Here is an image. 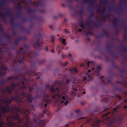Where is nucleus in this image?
<instances>
[{"instance_id": "1", "label": "nucleus", "mask_w": 127, "mask_h": 127, "mask_svg": "<svg viewBox=\"0 0 127 127\" xmlns=\"http://www.w3.org/2000/svg\"><path fill=\"white\" fill-rule=\"evenodd\" d=\"M5 51L9 55L11 59L13 60L14 64H17V62L20 64L21 63L23 62L24 60L31 62L32 61L33 59L37 55V54L35 52L30 51L27 53V57H26L25 51L18 50L17 51V53L18 54L14 58H13L8 48H6Z\"/></svg>"}, {"instance_id": "2", "label": "nucleus", "mask_w": 127, "mask_h": 127, "mask_svg": "<svg viewBox=\"0 0 127 127\" xmlns=\"http://www.w3.org/2000/svg\"><path fill=\"white\" fill-rule=\"evenodd\" d=\"M2 101L4 103L5 106V107L3 106H0L1 112L3 114L9 112L10 111L9 105L12 102V101L9 98L6 100L2 99Z\"/></svg>"}, {"instance_id": "3", "label": "nucleus", "mask_w": 127, "mask_h": 127, "mask_svg": "<svg viewBox=\"0 0 127 127\" xmlns=\"http://www.w3.org/2000/svg\"><path fill=\"white\" fill-rule=\"evenodd\" d=\"M2 50H0V77L4 75L6 73V71L8 68L5 65V63L1 60V59L4 56L1 54Z\"/></svg>"}, {"instance_id": "4", "label": "nucleus", "mask_w": 127, "mask_h": 127, "mask_svg": "<svg viewBox=\"0 0 127 127\" xmlns=\"http://www.w3.org/2000/svg\"><path fill=\"white\" fill-rule=\"evenodd\" d=\"M42 35L40 33H38L36 35V37L37 39L35 41L33 44L35 48L38 50H41L42 46V44L43 43V40L41 38L42 36Z\"/></svg>"}, {"instance_id": "5", "label": "nucleus", "mask_w": 127, "mask_h": 127, "mask_svg": "<svg viewBox=\"0 0 127 127\" xmlns=\"http://www.w3.org/2000/svg\"><path fill=\"white\" fill-rule=\"evenodd\" d=\"M19 115L18 113H15L14 115L11 114V116H9L6 117L7 121V124L10 127H12L11 125L13 123V121L14 119L18 120L19 123L21 122L20 119L19 118Z\"/></svg>"}, {"instance_id": "6", "label": "nucleus", "mask_w": 127, "mask_h": 127, "mask_svg": "<svg viewBox=\"0 0 127 127\" xmlns=\"http://www.w3.org/2000/svg\"><path fill=\"white\" fill-rule=\"evenodd\" d=\"M26 80L27 81V82L24 80H23V81L22 82V84L23 86H22L21 87H20V86L19 83H12L11 84L10 86V87L11 90L13 91H14L15 90L16 87V86H18L19 89L22 90V91L20 92V94H21V92L24 91V89H26V85L27 84H29V82L30 80H27L26 79Z\"/></svg>"}, {"instance_id": "7", "label": "nucleus", "mask_w": 127, "mask_h": 127, "mask_svg": "<svg viewBox=\"0 0 127 127\" xmlns=\"http://www.w3.org/2000/svg\"><path fill=\"white\" fill-rule=\"evenodd\" d=\"M21 95L23 96L24 97H27V101L30 103H31L32 100L38 98H41V95L37 94V95L35 97H33L32 95L29 93H26L24 91H23L21 93Z\"/></svg>"}, {"instance_id": "8", "label": "nucleus", "mask_w": 127, "mask_h": 127, "mask_svg": "<svg viewBox=\"0 0 127 127\" xmlns=\"http://www.w3.org/2000/svg\"><path fill=\"white\" fill-rule=\"evenodd\" d=\"M27 67L26 65H25L22 69V70H24L25 71V72H23V74H26L30 77H33L34 76H36L37 79H38L40 78V76H39V74H40V73L39 72L36 73L32 69H31L30 71H28L27 70H26V69Z\"/></svg>"}, {"instance_id": "9", "label": "nucleus", "mask_w": 127, "mask_h": 127, "mask_svg": "<svg viewBox=\"0 0 127 127\" xmlns=\"http://www.w3.org/2000/svg\"><path fill=\"white\" fill-rule=\"evenodd\" d=\"M23 111V113L25 115V119L26 122L24 123V127H28L29 126V123L30 119L29 118V115L30 113V110L28 109H22Z\"/></svg>"}, {"instance_id": "10", "label": "nucleus", "mask_w": 127, "mask_h": 127, "mask_svg": "<svg viewBox=\"0 0 127 127\" xmlns=\"http://www.w3.org/2000/svg\"><path fill=\"white\" fill-rule=\"evenodd\" d=\"M7 79L8 80V81L16 79L19 81L24 80L26 82L27 81L26 77L24 76H22L21 74H20L19 77L16 75L9 76Z\"/></svg>"}, {"instance_id": "11", "label": "nucleus", "mask_w": 127, "mask_h": 127, "mask_svg": "<svg viewBox=\"0 0 127 127\" xmlns=\"http://www.w3.org/2000/svg\"><path fill=\"white\" fill-rule=\"evenodd\" d=\"M6 12L7 15L10 16L11 18L10 21V23L11 24L13 25L16 27L20 26V25L18 23L16 24H14V19L13 18V14L9 9L6 10Z\"/></svg>"}, {"instance_id": "12", "label": "nucleus", "mask_w": 127, "mask_h": 127, "mask_svg": "<svg viewBox=\"0 0 127 127\" xmlns=\"http://www.w3.org/2000/svg\"><path fill=\"white\" fill-rule=\"evenodd\" d=\"M18 93L17 92L16 93L15 95L14 96L12 97L10 99L12 101L13 100H14L17 102L18 103V104L20 105L21 104H22L23 103L22 99H21L18 96Z\"/></svg>"}, {"instance_id": "13", "label": "nucleus", "mask_w": 127, "mask_h": 127, "mask_svg": "<svg viewBox=\"0 0 127 127\" xmlns=\"http://www.w3.org/2000/svg\"><path fill=\"white\" fill-rule=\"evenodd\" d=\"M107 52L110 54L115 59H117L118 58V56L117 55L115 54L112 49L111 48V46L109 44L107 45Z\"/></svg>"}, {"instance_id": "14", "label": "nucleus", "mask_w": 127, "mask_h": 127, "mask_svg": "<svg viewBox=\"0 0 127 127\" xmlns=\"http://www.w3.org/2000/svg\"><path fill=\"white\" fill-rule=\"evenodd\" d=\"M50 90L52 92L51 94L52 95V98H55L56 96L59 98H61V96L59 94H57L56 93V90L53 87V86H52L50 89Z\"/></svg>"}, {"instance_id": "15", "label": "nucleus", "mask_w": 127, "mask_h": 127, "mask_svg": "<svg viewBox=\"0 0 127 127\" xmlns=\"http://www.w3.org/2000/svg\"><path fill=\"white\" fill-rule=\"evenodd\" d=\"M95 63L94 61L90 62L89 61H86L85 63L82 64L80 65L81 67L84 66L86 67H88L90 65L91 66H93V64H94Z\"/></svg>"}, {"instance_id": "16", "label": "nucleus", "mask_w": 127, "mask_h": 127, "mask_svg": "<svg viewBox=\"0 0 127 127\" xmlns=\"http://www.w3.org/2000/svg\"><path fill=\"white\" fill-rule=\"evenodd\" d=\"M6 14H2L1 12H0V16L1 17L3 18V21L4 22H5L6 21V17L7 15V12L6 10Z\"/></svg>"}, {"instance_id": "17", "label": "nucleus", "mask_w": 127, "mask_h": 127, "mask_svg": "<svg viewBox=\"0 0 127 127\" xmlns=\"http://www.w3.org/2000/svg\"><path fill=\"white\" fill-rule=\"evenodd\" d=\"M101 121L100 120H99L98 119H97L95 122V123L92 124V125L95 127H99V123Z\"/></svg>"}, {"instance_id": "18", "label": "nucleus", "mask_w": 127, "mask_h": 127, "mask_svg": "<svg viewBox=\"0 0 127 127\" xmlns=\"http://www.w3.org/2000/svg\"><path fill=\"white\" fill-rule=\"evenodd\" d=\"M101 69V67L100 66L98 65L97 66V69H96L95 70V73L97 75H98Z\"/></svg>"}, {"instance_id": "19", "label": "nucleus", "mask_w": 127, "mask_h": 127, "mask_svg": "<svg viewBox=\"0 0 127 127\" xmlns=\"http://www.w3.org/2000/svg\"><path fill=\"white\" fill-rule=\"evenodd\" d=\"M105 10L106 8L104 7H103V9L101 11L100 10L97 9L96 10V11L97 12L100 13L101 15H102L103 14H105Z\"/></svg>"}, {"instance_id": "20", "label": "nucleus", "mask_w": 127, "mask_h": 127, "mask_svg": "<svg viewBox=\"0 0 127 127\" xmlns=\"http://www.w3.org/2000/svg\"><path fill=\"white\" fill-rule=\"evenodd\" d=\"M94 35V34L93 33L91 32L90 30H89V29H88V30L86 32L85 35L87 37L89 36V35Z\"/></svg>"}, {"instance_id": "21", "label": "nucleus", "mask_w": 127, "mask_h": 127, "mask_svg": "<svg viewBox=\"0 0 127 127\" xmlns=\"http://www.w3.org/2000/svg\"><path fill=\"white\" fill-rule=\"evenodd\" d=\"M62 84H63V83L61 81H56L53 83V85L55 86L58 85L59 86H60Z\"/></svg>"}, {"instance_id": "22", "label": "nucleus", "mask_w": 127, "mask_h": 127, "mask_svg": "<svg viewBox=\"0 0 127 127\" xmlns=\"http://www.w3.org/2000/svg\"><path fill=\"white\" fill-rule=\"evenodd\" d=\"M123 118L121 116H120L118 117L117 120L120 124H121L123 122Z\"/></svg>"}, {"instance_id": "23", "label": "nucleus", "mask_w": 127, "mask_h": 127, "mask_svg": "<svg viewBox=\"0 0 127 127\" xmlns=\"http://www.w3.org/2000/svg\"><path fill=\"white\" fill-rule=\"evenodd\" d=\"M77 13L81 17V19H82V15L83 14V9H82L78 11Z\"/></svg>"}, {"instance_id": "24", "label": "nucleus", "mask_w": 127, "mask_h": 127, "mask_svg": "<svg viewBox=\"0 0 127 127\" xmlns=\"http://www.w3.org/2000/svg\"><path fill=\"white\" fill-rule=\"evenodd\" d=\"M103 32L104 33H103L104 36L107 37H108L109 36V33L108 31L105 29H103L102 30Z\"/></svg>"}, {"instance_id": "25", "label": "nucleus", "mask_w": 127, "mask_h": 127, "mask_svg": "<svg viewBox=\"0 0 127 127\" xmlns=\"http://www.w3.org/2000/svg\"><path fill=\"white\" fill-rule=\"evenodd\" d=\"M26 38V37L25 36H21L18 37L17 39L19 42L20 41L22 40H24Z\"/></svg>"}, {"instance_id": "26", "label": "nucleus", "mask_w": 127, "mask_h": 127, "mask_svg": "<svg viewBox=\"0 0 127 127\" xmlns=\"http://www.w3.org/2000/svg\"><path fill=\"white\" fill-rule=\"evenodd\" d=\"M87 3H88L90 5H91L92 8H94V4L95 3L94 0L90 1L89 2L87 1Z\"/></svg>"}, {"instance_id": "27", "label": "nucleus", "mask_w": 127, "mask_h": 127, "mask_svg": "<svg viewBox=\"0 0 127 127\" xmlns=\"http://www.w3.org/2000/svg\"><path fill=\"white\" fill-rule=\"evenodd\" d=\"M60 41L62 42L64 45H66V40L65 39H63L62 38H60Z\"/></svg>"}, {"instance_id": "28", "label": "nucleus", "mask_w": 127, "mask_h": 127, "mask_svg": "<svg viewBox=\"0 0 127 127\" xmlns=\"http://www.w3.org/2000/svg\"><path fill=\"white\" fill-rule=\"evenodd\" d=\"M115 89L120 92H122L123 91V89L122 88L119 87H115Z\"/></svg>"}, {"instance_id": "29", "label": "nucleus", "mask_w": 127, "mask_h": 127, "mask_svg": "<svg viewBox=\"0 0 127 127\" xmlns=\"http://www.w3.org/2000/svg\"><path fill=\"white\" fill-rule=\"evenodd\" d=\"M8 81V80H7V79L1 80V81L0 82V84L2 85V86H4V85L5 83Z\"/></svg>"}, {"instance_id": "30", "label": "nucleus", "mask_w": 127, "mask_h": 127, "mask_svg": "<svg viewBox=\"0 0 127 127\" xmlns=\"http://www.w3.org/2000/svg\"><path fill=\"white\" fill-rule=\"evenodd\" d=\"M43 101L44 102L46 103H50V99H46L43 98L42 99Z\"/></svg>"}, {"instance_id": "31", "label": "nucleus", "mask_w": 127, "mask_h": 127, "mask_svg": "<svg viewBox=\"0 0 127 127\" xmlns=\"http://www.w3.org/2000/svg\"><path fill=\"white\" fill-rule=\"evenodd\" d=\"M82 21L83 19H81L79 23V25L80 26L81 28H84L85 27L84 25L83 24Z\"/></svg>"}, {"instance_id": "32", "label": "nucleus", "mask_w": 127, "mask_h": 127, "mask_svg": "<svg viewBox=\"0 0 127 127\" xmlns=\"http://www.w3.org/2000/svg\"><path fill=\"white\" fill-rule=\"evenodd\" d=\"M59 49H60L58 51V52L59 53H60L62 51V49H64L63 46H62V47H61L60 46H58L56 47V50H58Z\"/></svg>"}, {"instance_id": "33", "label": "nucleus", "mask_w": 127, "mask_h": 127, "mask_svg": "<svg viewBox=\"0 0 127 127\" xmlns=\"http://www.w3.org/2000/svg\"><path fill=\"white\" fill-rule=\"evenodd\" d=\"M22 47L24 49H28L29 46L28 45L24 44L22 45Z\"/></svg>"}, {"instance_id": "34", "label": "nucleus", "mask_w": 127, "mask_h": 127, "mask_svg": "<svg viewBox=\"0 0 127 127\" xmlns=\"http://www.w3.org/2000/svg\"><path fill=\"white\" fill-rule=\"evenodd\" d=\"M70 71L71 72H74L75 73H77L78 72V70L75 67H74L72 69H70Z\"/></svg>"}, {"instance_id": "35", "label": "nucleus", "mask_w": 127, "mask_h": 127, "mask_svg": "<svg viewBox=\"0 0 127 127\" xmlns=\"http://www.w3.org/2000/svg\"><path fill=\"white\" fill-rule=\"evenodd\" d=\"M4 36L7 39H11L10 36L8 34H6L5 33H4Z\"/></svg>"}, {"instance_id": "36", "label": "nucleus", "mask_w": 127, "mask_h": 127, "mask_svg": "<svg viewBox=\"0 0 127 127\" xmlns=\"http://www.w3.org/2000/svg\"><path fill=\"white\" fill-rule=\"evenodd\" d=\"M27 12L29 13H31L34 11V10L30 8H27Z\"/></svg>"}, {"instance_id": "37", "label": "nucleus", "mask_w": 127, "mask_h": 127, "mask_svg": "<svg viewBox=\"0 0 127 127\" xmlns=\"http://www.w3.org/2000/svg\"><path fill=\"white\" fill-rule=\"evenodd\" d=\"M15 110L19 112H21V108L20 106L18 108H17L16 107L15 108Z\"/></svg>"}, {"instance_id": "38", "label": "nucleus", "mask_w": 127, "mask_h": 127, "mask_svg": "<svg viewBox=\"0 0 127 127\" xmlns=\"http://www.w3.org/2000/svg\"><path fill=\"white\" fill-rule=\"evenodd\" d=\"M21 20L23 22H26L28 21V19L27 17L22 18Z\"/></svg>"}, {"instance_id": "39", "label": "nucleus", "mask_w": 127, "mask_h": 127, "mask_svg": "<svg viewBox=\"0 0 127 127\" xmlns=\"http://www.w3.org/2000/svg\"><path fill=\"white\" fill-rule=\"evenodd\" d=\"M72 89L75 91L74 92H73L71 94V95H76V93L77 92V89L76 88H72Z\"/></svg>"}, {"instance_id": "40", "label": "nucleus", "mask_w": 127, "mask_h": 127, "mask_svg": "<svg viewBox=\"0 0 127 127\" xmlns=\"http://www.w3.org/2000/svg\"><path fill=\"white\" fill-rule=\"evenodd\" d=\"M15 9L17 10H18V11H21L22 9V7L21 6H16L15 7Z\"/></svg>"}, {"instance_id": "41", "label": "nucleus", "mask_w": 127, "mask_h": 127, "mask_svg": "<svg viewBox=\"0 0 127 127\" xmlns=\"http://www.w3.org/2000/svg\"><path fill=\"white\" fill-rule=\"evenodd\" d=\"M113 23V25L116 29L118 30V26L116 22H114V21H112Z\"/></svg>"}, {"instance_id": "42", "label": "nucleus", "mask_w": 127, "mask_h": 127, "mask_svg": "<svg viewBox=\"0 0 127 127\" xmlns=\"http://www.w3.org/2000/svg\"><path fill=\"white\" fill-rule=\"evenodd\" d=\"M6 90L7 91V92H8V93L9 94H12V92L11 91V89H10V88L8 87H7L6 89Z\"/></svg>"}, {"instance_id": "43", "label": "nucleus", "mask_w": 127, "mask_h": 127, "mask_svg": "<svg viewBox=\"0 0 127 127\" xmlns=\"http://www.w3.org/2000/svg\"><path fill=\"white\" fill-rule=\"evenodd\" d=\"M21 11H18L17 13L16 14V16L18 17H20L21 16Z\"/></svg>"}, {"instance_id": "44", "label": "nucleus", "mask_w": 127, "mask_h": 127, "mask_svg": "<svg viewBox=\"0 0 127 127\" xmlns=\"http://www.w3.org/2000/svg\"><path fill=\"white\" fill-rule=\"evenodd\" d=\"M7 1V0H3L0 3V7L2 5H3L4 3Z\"/></svg>"}, {"instance_id": "45", "label": "nucleus", "mask_w": 127, "mask_h": 127, "mask_svg": "<svg viewBox=\"0 0 127 127\" xmlns=\"http://www.w3.org/2000/svg\"><path fill=\"white\" fill-rule=\"evenodd\" d=\"M70 99L69 98V99L67 98L66 99V101L64 103V104L65 105H67V103L70 101Z\"/></svg>"}, {"instance_id": "46", "label": "nucleus", "mask_w": 127, "mask_h": 127, "mask_svg": "<svg viewBox=\"0 0 127 127\" xmlns=\"http://www.w3.org/2000/svg\"><path fill=\"white\" fill-rule=\"evenodd\" d=\"M100 1L101 2H103L105 5H106L108 3V1L107 0L104 1L103 0H100Z\"/></svg>"}, {"instance_id": "47", "label": "nucleus", "mask_w": 127, "mask_h": 127, "mask_svg": "<svg viewBox=\"0 0 127 127\" xmlns=\"http://www.w3.org/2000/svg\"><path fill=\"white\" fill-rule=\"evenodd\" d=\"M123 37L125 40L127 42V33L124 35Z\"/></svg>"}, {"instance_id": "48", "label": "nucleus", "mask_w": 127, "mask_h": 127, "mask_svg": "<svg viewBox=\"0 0 127 127\" xmlns=\"http://www.w3.org/2000/svg\"><path fill=\"white\" fill-rule=\"evenodd\" d=\"M50 37L52 40L51 42L52 43H54V39H55L53 35L51 36Z\"/></svg>"}, {"instance_id": "49", "label": "nucleus", "mask_w": 127, "mask_h": 127, "mask_svg": "<svg viewBox=\"0 0 127 127\" xmlns=\"http://www.w3.org/2000/svg\"><path fill=\"white\" fill-rule=\"evenodd\" d=\"M45 61L46 60H39L38 61V63L39 64H40L45 62Z\"/></svg>"}, {"instance_id": "50", "label": "nucleus", "mask_w": 127, "mask_h": 127, "mask_svg": "<svg viewBox=\"0 0 127 127\" xmlns=\"http://www.w3.org/2000/svg\"><path fill=\"white\" fill-rule=\"evenodd\" d=\"M34 86H35L34 85V86H32V87H30L29 88V92L28 93H30V92H32V91H33V88H34Z\"/></svg>"}, {"instance_id": "51", "label": "nucleus", "mask_w": 127, "mask_h": 127, "mask_svg": "<svg viewBox=\"0 0 127 127\" xmlns=\"http://www.w3.org/2000/svg\"><path fill=\"white\" fill-rule=\"evenodd\" d=\"M85 23L86 25L88 26H90V20L86 21Z\"/></svg>"}, {"instance_id": "52", "label": "nucleus", "mask_w": 127, "mask_h": 127, "mask_svg": "<svg viewBox=\"0 0 127 127\" xmlns=\"http://www.w3.org/2000/svg\"><path fill=\"white\" fill-rule=\"evenodd\" d=\"M99 24V23L98 22H96L94 23L95 26L96 27H98Z\"/></svg>"}, {"instance_id": "53", "label": "nucleus", "mask_w": 127, "mask_h": 127, "mask_svg": "<svg viewBox=\"0 0 127 127\" xmlns=\"http://www.w3.org/2000/svg\"><path fill=\"white\" fill-rule=\"evenodd\" d=\"M31 18L32 19H36L37 18V16L36 15H34L33 16H32L31 15Z\"/></svg>"}, {"instance_id": "54", "label": "nucleus", "mask_w": 127, "mask_h": 127, "mask_svg": "<svg viewBox=\"0 0 127 127\" xmlns=\"http://www.w3.org/2000/svg\"><path fill=\"white\" fill-rule=\"evenodd\" d=\"M101 15H102V17H103V20L104 21H105L106 16L105 15V14H103Z\"/></svg>"}, {"instance_id": "55", "label": "nucleus", "mask_w": 127, "mask_h": 127, "mask_svg": "<svg viewBox=\"0 0 127 127\" xmlns=\"http://www.w3.org/2000/svg\"><path fill=\"white\" fill-rule=\"evenodd\" d=\"M43 96L44 97H49V95L46 93H45L43 94Z\"/></svg>"}, {"instance_id": "56", "label": "nucleus", "mask_w": 127, "mask_h": 127, "mask_svg": "<svg viewBox=\"0 0 127 127\" xmlns=\"http://www.w3.org/2000/svg\"><path fill=\"white\" fill-rule=\"evenodd\" d=\"M26 33L28 34H30V29L26 30H25Z\"/></svg>"}, {"instance_id": "57", "label": "nucleus", "mask_w": 127, "mask_h": 127, "mask_svg": "<svg viewBox=\"0 0 127 127\" xmlns=\"http://www.w3.org/2000/svg\"><path fill=\"white\" fill-rule=\"evenodd\" d=\"M3 124V121L2 120L0 121V127H1L2 126Z\"/></svg>"}, {"instance_id": "58", "label": "nucleus", "mask_w": 127, "mask_h": 127, "mask_svg": "<svg viewBox=\"0 0 127 127\" xmlns=\"http://www.w3.org/2000/svg\"><path fill=\"white\" fill-rule=\"evenodd\" d=\"M113 21H114V22H119V20L117 18L115 17H114V20Z\"/></svg>"}, {"instance_id": "59", "label": "nucleus", "mask_w": 127, "mask_h": 127, "mask_svg": "<svg viewBox=\"0 0 127 127\" xmlns=\"http://www.w3.org/2000/svg\"><path fill=\"white\" fill-rule=\"evenodd\" d=\"M67 64L68 62H65V63L64 64H63L62 63H60L63 66H65Z\"/></svg>"}, {"instance_id": "60", "label": "nucleus", "mask_w": 127, "mask_h": 127, "mask_svg": "<svg viewBox=\"0 0 127 127\" xmlns=\"http://www.w3.org/2000/svg\"><path fill=\"white\" fill-rule=\"evenodd\" d=\"M123 49L126 51L127 52V47L126 46H125L123 48Z\"/></svg>"}, {"instance_id": "61", "label": "nucleus", "mask_w": 127, "mask_h": 127, "mask_svg": "<svg viewBox=\"0 0 127 127\" xmlns=\"http://www.w3.org/2000/svg\"><path fill=\"white\" fill-rule=\"evenodd\" d=\"M19 42L17 40H15V41L14 42V44L15 45H18V44Z\"/></svg>"}, {"instance_id": "62", "label": "nucleus", "mask_w": 127, "mask_h": 127, "mask_svg": "<svg viewBox=\"0 0 127 127\" xmlns=\"http://www.w3.org/2000/svg\"><path fill=\"white\" fill-rule=\"evenodd\" d=\"M120 71L122 73H125V71L124 69H121L120 70Z\"/></svg>"}, {"instance_id": "63", "label": "nucleus", "mask_w": 127, "mask_h": 127, "mask_svg": "<svg viewBox=\"0 0 127 127\" xmlns=\"http://www.w3.org/2000/svg\"><path fill=\"white\" fill-rule=\"evenodd\" d=\"M6 90H5L4 89H1V91H2V93L4 94V93H5Z\"/></svg>"}, {"instance_id": "64", "label": "nucleus", "mask_w": 127, "mask_h": 127, "mask_svg": "<svg viewBox=\"0 0 127 127\" xmlns=\"http://www.w3.org/2000/svg\"><path fill=\"white\" fill-rule=\"evenodd\" d=\"M113 110L114 112H118V110H117V109H116V108L115 107L113 109Z\"/></svg>"}]
</instances>
